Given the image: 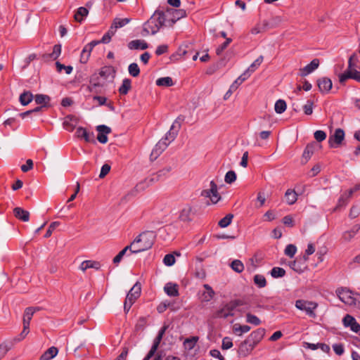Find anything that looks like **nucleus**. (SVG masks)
Wrapping results in <instances>:
<instances>
[{
	"label": "nucleus",
	"mask_w": 360,
	"mask_h": 360,
	"mask_svg": "<svg viewBox=\"0 0 360 360\" xmlns=\"http://www.w3.org/2000/svg\"><path fill=\"white\" fill-rule=\"evenodd\" d=\"M345 139V131L343 129L338 128L335 130L333 135L328 139V145L330 148H338L340 146Z\"/></svg>",
	"instance_id": "9d476101"
},
{
	"label": "nucleus",
	"mask_w": 360,
	"mask_h": 360,
	"mask_svg": "<svg viewBox=\"0 0 360 360\" xmlns=\"http://www.w3.org/2000/svg\"><path fill=\"white\" fill-rule=\"evenodd\" d=\"M13 214L15 217L20 221L25 222L30 220V212L22 207H15L13 209Z\"/></svg>",
	"instance_id": "393cba45"
},
{
	"label": "nucleus",
	"mask_w": 360,
	"mask_h": 360,
	"mask_svg": "<svg viewBox=\"0 0 360 360\" xmlns=\"http://www.w3.org/2000/svg\"><path fill=\"white\" fill-rule=\"evenodd\" d=\"M250 329V326L248 325L241 326L238 323H236L233 326V333L238 336H241L243 333L249 332Z\"/></svg>",
	"instance_id": "c9c22d12"
},
{
	"label": "nucleus",
	"mask_w": 360,
	"mask_h": 360,
	"mask_svg": "<svg viewBox=\"0 0 360 360\" xmlns=\"http://www.w3.org/2000/svg\"><path fill=\"white\" fill-rule=\"evenodd\" d=\"M350 197L351 196H349V193L342 195L338 200V205L335 210H338L340 207L345 206L347 203V199Z\"/></svg>",
	"instance_id": "bf43d9fd"
},
{
	"label": "nucleus",
	"mask_w": 360,
	"mask_h": 360,
	"mask_svg": "<svg viewBox=\"0 0 360 360\" xmlns=\"http://www.w3.org/2000/svg\"><path fill=\"white\" fill-rule=\"evenodd\" d=\"M164 264L167 266H171L175 263V257L172 254H167L163 259Z\"/></svg>",
	"instance_id": "052dcab7"
},
{
	"label": "nucleus",
	"mask_w": 360,
	"mask_h": 360,
	"mask_svg": "<svg viewBox=\"0 0 360 360\" xmlns=\"http://www.w3.org/2000/svg\"><path fill=\"white\" fill-rule=\"evenodd\" d=\"M168 27L163 11L156 10L153 15L143 24L141 34L146 37L150 34H155L161 27Z\"/></svg>",
	"instance_id": "f257e3e1"
},
{
	"label": "nucleus",
	"mask_w": 360,
	"mask_h": 360,
	"mask_svg": "<svg viewBox=\"0 0 360 360\" xmlns=\"http://www.w3.org/2000/svg\"><path fill=\"white\" fill-rule=\"evenodd\" d=\"M336 293L340 300L346 304L355 305L356 298L353 296L351 290L347 288H340L336 290Z\"/></svg>",
	"instance_id": "6e6552de"
},
{
	"label": "nucleus",
	"mask_w": 360,
	"mask_h": 360,
	"mask_svg": "<svg viewBox=\"0 0 360 360\" xmlns=\"http://www.w3.org/2000/svg\"><path fill=\"white\" fill-rule=\"evenodd\" d=\"M188 51L180 47L176 53L171 56V60H178L179 57L184 56L187 54Z\"/></svg>",
	"instance_id": "338daca9"
},
{
	"label": "nucleus",
	"mask_w": 360,
	"mask_h": 360,
	"mask_svg": "<svg viewBox=\"0 0 360 360\" xmlns=\"http://www.w3.org/2000/svg\"><path fill=\"white\" fill-rule=\"evenodd\" d=\"M96 131L98 132L97 139L101 143H106L108 142L107 135L110 134L112 130L110 127L101 124L96 127Z\"/></svg>",
	"instance_id": "4468645a"
},
{
	"label": "nucleus",
	"mask_w": 360,
	"mask_h": 360,
	"mask_svg": "<svg viewBox=\"0 0 360 360\" xmlns=\"http://www.w3.org/2000/svg\"><path fill=\"white\" fill-rule=\"evenodd\" d=\"M358 62V58L356 53H353L349 58L347 70L339 75V82L344 84L348 79H353L360 82V72L355 68Z\"/></svg>",
	"instance_id": "20e7f679"
},
{
	"label": "nucleus",
	"mask_w": 360,
	"mask_h": 360,
	"mask_svg": "<svg viewBox=\"0 0 360 360\" xmlns=\"http://www.w3.org/2000/svg\"><path fill=\"white\" fill-rule=\"evenodd\" d=\"M243 308L238 309L239 311H245L249 309V307L247 306L246 302L240 299L232 300L227 303L221 304V307L217 310L213 317L216 319H226L229 316H234V310L239 307L245 306Z\"/></svg>",
	"instance_id": "f03ea898"
},
{
	"label": "nucleus",
	"mask_w": 360,
	"mask_h": 360,
	"mask_svg": "<svg viewBox=\"0 0 360 360\" xmlns=\"http://www.w3.org/2000/svg\"><path fill=\"white\" fill-rule=\"evenodd\" d=\"M289 266L292 270L299 274L304 272V270L307 268V264L302 263L299 258H297L295 260L290 262L289 263Z\"/></svg>",
	"instance_id": "cd10ccee"
},
{
	"label": "nucleus",
	"mask_w": 360,
	"mask_h": 360,
	"mask_svg": "<svg viewBox=\"0 0 360 360\" xmlns=\"http://www.w3.org/2000/svg\"><path fill=\"white\" fill-rule=\"evenodd\" d=\"M56 66L58 72H61L62 70H65L67 75L71 74L73 70V68L71 65L66 66L58 61L56 63Z\"/></svg>",
	"instance_id": "5fc2aeb1"
},
{
	"label": "nucleus",
	"mask_w": 360,
	"mask_h": 360,
	"mask_svg": "<svg viewBox=\"0 0 360 360\" xmlns=\"http://www.w3.org/2000/svg\"><path fill=\"white\" fill-rule=\"evenodd\" d=\"M128 71L131 76L136 77L140 74V69L137 63H132L128 67Z\"/></svg>",
	"instance_id": "8fccbe9b"
},
{
	"label": "nucleus",
	"mask_w": 360,
	"mask_h": 360,
	"mask_svg": "<svg viewBox=\"0 0 360 360\" xmlns=\"http://www.w3.org/2000/svg\"><path fill=\"white\" fill-rule=\"evenodd\" d=\"M168 51V46L166 44L160 45L155 50V54L157 56H161Z\"/></svg>",
	"instance_id": "774afa93"
},
{
	"label": "nucleus",
	"mask_w": 360,
	"mask_h": 360,
	"mask_svg": "<svg viewBox=\"0 0 360 360\" xmlns=\"http://www.w3.org/2000/svg\"><path fill=\"white\" fill-rule=\"evenodd\" d=\"M265 333L266 330L264 328H257L252 331L247 339L256 346L264 338Z\"/></svg>",
	"instance_id": "412c9836"
},
{
	"label": "nucleus",
	"mask_w": 360,
	"mask_h": 360,
	"mask_svg": "<svg viewBox=\"0 0 360 360\" xmlns=\"http://www.w3.org/2000/svg\"><path fill=\"white\" fill-rule=\"evenodd\" d=\"M263 56H260L258 57L248 68V70L245 72H248L250 75L255 72V70L262 64L263 61Z\"/></svg>",
	"instance_id": "de8ad7c7"
},
{
	"label": "nucleus",
	"mask_w": 360,
	"mask_h": 360,
	"mask_svg": "<svg viewBox=\"0 0 360 360\" xmlns=\"http://www.w3.org/2000/svg\"><path fill=\"white\" fill-rule=\"evenodd\" d=\"M156 235L154 231H146L140 233L132 242L133 253H139L150 249L154 244Z\"/></svg>",
	"instance_id": "7ed1b4c3"
},
{
	"label": "nucleus",
	"mask_w": 360,
	"mask_h": 360,
	"mask_svg": "<svg viewBox=\"0 0 360 360\" xmlns=\"http://www.w3.org/2000/svg\"><path fill=\"white\" fill-rule=\"evenodd\" d=\"M61 53V45L56 44L53 46V51L51 53H45L42 56V58L45 60L52 58L53 60L57 59Z\"/></svg>",
	"instance_id": "2f4dec72"
},
{
	"label": "nucleus",
	"mask_w": 360,
	"mask_h": 360,
	"mask_svg": "<svg viewBox=\"0 0 360 360\" xmlns=\"http://www.w3.org/2000/svg\"><path fill=\"white\" fill-rule=\"evenodd\" d=\"M130 18H116L114 19L112 24L114 25V27L115 28H120L124 26H125L127 24H128L130 22Z\"/></svg>",
	"instance_id": "09e8293b"
},
{
	"label": "nucleus",
	"mask_w": 360,
	"mask_h": 360,
	"mask_svg": "<svg viewBox=\"0 0 360 360\" xmlns=\"http://www.w3.org/2000/svg\"><path fill=\"white\" fill-rule=\"evenodd\" d=\"M316 84L319 87V91L323 94H328L333 86L331 79L327 77L319 78L316 80Z\"/></svg>",
	"instance_id": "ddd939ff"
},
{
	"label": "nucleus",
	"mask_w": 360,
	"mask_h": 360,
	"mask_svg": "<svg viewBox=\"0 0 360 360\" xmlns=\"http://www.w3.org/2000/svg\"><path fill=\"white\" fill-rule=\"evenodd\" d=\"M164 290L167 295L171 297H176L179 295L178 285L168 283L164 287Z\"/></svg>",
	"instance_id": "f704fd0d"
},
{
	"label": "nucleus",
	"mask_w": 360,
	"mask_h": 360,
	"mask_svg": "<svg viewBox=\"0 0 360 360\" xmlns=\"http://www.w3.org/2000/svg\"><path fill=\"white\" fill-rule=\"evenodd\" d=\"M286 103L284 100H278L274 105V109L276 113L281 114L286 110Z\"/></svg>",
	"instance_id": "37998d69"
},
{
	"label": "nucleus",
	"mask_w": 360,
	"mask_h": 360,
	"mask_svg": "<svg viewBox=\"0 0 360 360\" xmlns=\"http://www.w3.org/2000/svg\"><path fill=\"white\" fill-rule=\"evenodd\" d=\"M77 138L84 139L86 142L96 143L94 132H89L82 127H79L76 131Z\"/></svg>",
	"instance_id": "2eb2a0df"
},
{
	"label": "nucleus",
	"mask_w": 360,
	"mask_h": 360,
	"mask_svg": "<svg viewBox=\"0 0 360 360\" xmlns=\"http://www.w3.org/2000/svg\"><path fill=\"white\" fill-rule=\"evenodd\" d=\"M233 347V342L231 338L229 337H225L222 340L221 349H229Z\"/></svg>",
	"instance_id": "0e129e2a"
},
{
	"label": "nucleus",
	"mask_w": 360,
	"mask_h": 360,
	"mask_svg": "<svg viewBox=\"0 0 360 360\" xmlns=\"http://www.w3.org/2000/svg\"><path fill=\"white\" fill-rule=\"evenodd\" d=\"M170 143L169 140H165V137L159 141L152 150L150 157H154L156 159L167 148Z\"/></svg>",
	"instance_id": "a211bd4d"
},
{
	"label": "nucleus",
	"mask_w": 360,
	"mask_h": 360,
	"mask_svg": "<svg viewBox=\"0 0 360 360\" xmlns=\"http://www.w3.org/2000/svg\"><path fill=\"white\" fill-rule=\"evenodd\" d=\"M231 269L237 272V273H241L244 270V264L243 262L239 259H235L231 263Z\"/></svg>",
	"instance_id": "a18cd8bd"
},
{
	"label": "nucleus",
	"mask_w": 360,
	"mask_h": 360,
	"mask_svg": "<svg viewBox=\"0 0 360 360\" xmlns=\"http://www.w3.org/2000/svg\"><path fill=\"white\" fill-rule=\"evenodd\" d=\"M314 103L311 100L307 101V103L303 106L304 114L307 115H311L313 112Z\"/></svg>",
	"instance_id": "e2e57ef3"
},
{
	"label": "nucleus",
	"mask_w": 360,
	"mask_h": 360,
	"mask_svg": "<svg viewBox=\"0 0 360 360\" xmlns=\"http://www.w3.org/2000/svg\"><path fill=\"white\" fill-rule=\"evenodd\" d=\"M59 225H60V222H58V221H53V222H52L49 225V227L48 230L46 231V233L44 235V238H49L51 236V234H52V231L56 227H58Z\"/></svg>",
	"instance_id": "69168bd1"
},
{
	"label": "nucleus",
	"mask_w": 360,
	"mask_h": 360,
	"mask_svg": "<svg viewBox=\"0 0 360 360\" xmlns=\"http://www.w3.org/2000/svg\"><path fill=\"white\" fill-rule=\"evenodd\" d=\"M34 99V95L30 91H24L19 97V101L23 106L27 105Z\"/></svg>",
	"instance_id": "7c9ffc66"
},
{
	"label": "nucleus",
	"mask_w": 360,
	"mask_h": 360,
	"mask_svg": "<svg viewBox=\"0 0 360 360\" xmlns=\"http://www.w3.org/2000/svg\"><path fill=\"white\" fill-rule=\"evenodd\" d=\"M250 77V74L248 72H244L240 76H239L234 82L230 86L229 89L226 92L224 96V100H228L231 94L236 91L238 86L245 81Z\"/></svg>",
	"instance_id": "9b49d317"
},
{
	"label": "nucleus",
	"mask_w": 360,
	"mask_h": 360,
	"mask_svg": "<svg viewBox=\"0 0 360 360\" xmlns=\"http://www.w3.org/2000/svg\"><path fill=\"white\" fill-rule=\"evenodd\" d=\"M101 44L100 40H93L87 44L82 49L80 55V63L85 64L88 62L93 49L98 44Z\"/></svg>",
	"instance_id": "f8f14e48"
},
{
	"label": "nucleus",
	"mask_w": 360,
	"mask_h": 360,
	"mask_svg": "<svg viewBox=\"0 0 360 360\" xmlns=\"http://www.w3.org/2000/svg\"><path fill=\"white\" fill-rule=\"evenodd\" d=\"M171 170V167H166L153 174L150 179H146L145 181L149 182L158 181L162 179Z\"/></svg>",
	"instance_id": "b1692460"
},
{
	"label": "nucleus",
	"mask_w": 360,
	"mask_h": 360,
	"mask_svg": "<svg viewBox=\"0 0 360 360\" xmlns=\"http://www.w3.org/2000/svg\"><path fill=\"white\" fill-rule=\"evenodd\" d=\"M89 13V11L85 7H79L75 13L74 18L75 20L79 22H81L84 18L86 17Z\"/></svg>",
	"instance_id": "58836bf2"
},
{
	"label": "nucleus",
	"mask_w": 360,
	"mask_h": 360,
	"mask_svg": "<svg viewBox=\"0 0 360 360\" xmlns=\"http://www.w3.org/2000/svg\"><path fill=\"white\" fill-rule=\"evenodd\" d=\"M295 305L297 309L304 311L309 317L313 319L316 317L315 310L319 306L317 302L305 300H297Z\"/></svg>",
	"instance_id": "423d86ee"
},
{
	"label": "nucleus",
	"mask_w": 360,
	"mask_h": 360,
	"mask_svg": "<svg viewBox=\"0 0 360 360\" xmlns=\"http://www.w3.org/2000/svg\"><path fill=\"white\" fill-rule=\"evenodd\" d=\"M192 207L190 206L184 207L180 212L179 219L183 221L190 222L192 221Z\"/></svg>",
	"instance_id": "72a5a7b5"
},
{
	"label": "nucleus",
	"mask_w": 360,
	"mask_h": 360,
	"mask_svg": "<svg viewBox=\"0 0 360 360\" xmlns=\"http://www.w3.org/2000/svg\"><path fill=\"white\" fill-rule=\"evenodd\" d=\"M116 70L114 67L111 65H105L99 71V75L104 79L107 80L110 78L112 80L115 78Z\"/></svg>",
	"instance_id": "4be33fe9"
},
{
	"label": "nucleus",
	"mask_w": 360,
	"mask_h": 360,
	"mask_svg": "<svg viewBox=\"0 0 360 360\" xmlns=\"http://www.w3.org/2000/svg\"><path fill=\"white\" fill-rule=\"evenodd\" d=\"M342 322L343 325L345 327H349L352 331L356 333H360V325L352 316L347 314L343 318Z\"/></svg>",
	"instance_id": "f3484780"
},
{
	"label": "nucleus",
	"mask_w": 360,
	"mask_h": 360,
	"mask_svg": "<svg viewBox=\"0 0 360 360\" xmlns=\"http://www.w3.org/2000/svg\"><path fill=\"white\" fill-rule=\"evenodd\" d=\"M201 195L209 198L214 204L217 203L221 198L217 191V186L214 181H210V188L203 190L201 192Z\"/></svg>",
	"instance_id": "1a4fd4ad"
},
{
	"label": "nucleus",
	"mask_w": 360,
	"mask_h": 360,
	"mask_svg": "<svg viewBox=\"0 0 360 360\" xmlns=\"http://www.w3.org/2000/svg\"><path fill=\"white\" fill-rule=\"evenodd\" d=\"M317 146L318 145L314 142L307 145L302 154L303 163H306L310 159Z\"/></svg>",
	"instance_id": "a878e982"
},
{
	"label": "nucleus",
	"mask_w": 360,
	"mask_h": 360,
	"mask_svg": "<svg viewBox=\"0 0 360 360\" xmlns=\"http://www.w3.org/2000/svg\"><path fill=\"white\" fill-rule=\"evenodd\" d=\"M185 120V116L180 115L173 122L170 127L169 131L165 135V140H169V142L173 141L176 137L179 129H181V122Z\"/></svg>",
	"instance_id": "0eeeda50"
},
{
	"label": "nucleus",
	"mask_w": 360,
	"mask_h": 360,
	"mask_svg": "<svg viewBox=\"0 0 360 360\" xmlns=\"http://www.w3.org/2000/svg\"><path fill=\"white\" fill-rule=\"evenodd\" d=\"M232 41L231 38H226L225 41L219 46L216 49V53L217 56H220L222 52L228 47L230 43Z\"/></svg>",
	"instance_id": "13d9d810"
},
{
	"label": "nucleus",
	"mask_w": 360,
	"mask_h": 360,
	"mask_svg": "<svg viewBox=\"0 0 360 360\" xmlns=\"http://www.w3.org/2000/svg\"><path fill=\"white\" fill-rule=\"evenodd\" d=\"M58 353V349L56 347H49L39 358V360H50L54 358Z\"/></svg>",
	"instance_id": "473e14b6"
},
{
	"label": "nucleus",
	"mask_w": 360,
	"mask_h": 360,
	"mask_svg": "<svg viewBox=\"0 0 360 360\" xmlns=\"http://www.w3.org/2000/svg\"><path fill=\"white\" fill-rule=\"evenodd\" d=\"M92 268L98 270L101 268V264L96 261L85 260L79 266V269L85 271L87 269Z\"/></svg>",
	"instance_id": "c85d7f7f"
},
{
	"label": "nucleus",
	"mask_w": 360,
	"mask_h": 360,
	"mask_svg": "<svg viewBox=\"0 0 360 360\" xmlns=\"http://www.w3.org/2000/svg\"><path fill=\"white\" fill-rule=\"evenodd\" d=\"M33 310L32 308L27 307L24 311L23 316V330L22 336L27 335L30 332V321L34 315Z\"/></svg>",
	"instance_id": "dca6fc26"
},
{
	"label": "nucleus",
	"mask_w": 360,
	"mask_h": 360,
	"mask_svg": "<svg viewBox=\"0 0 360 360\" xmlns=\"http://www.w3.org/2000/svg\"><path fill=\"white\" fill-rule=\"evenodd\" d=\"M255 347V345L246 339L240 344L238 353L239 356L245 357L251 353Z\"/></svg>",
	"instance_id": "6ab92c4d"
},
{
	"label": "nucleus",
	"mask_w": 360,
	"mask_h": 360,
	"mask_svg": "<svg viewBox=\"0 0 360 360\" xmlns=\"http://www.w3.org/2000/svg\"><path fill=\"white\" fill-rule=\"evenodd\" d=\"M35 103L38 105H45L47 106V103L50 101V97L44 94H37L34 96Z\"/></svg>",
	"instance_id": "a19ab883"
},
{
	"label": "nucleus",
	"mask_w": 360,
	"mask_h": 360,
	"mask_svg": "<svg viewBox=\"0 0 360 360\" xmlns=\"http://www.w3.org/2000/svg\"><path fill=\"white\" fill-rule=\"evenodd\" d=\"M163 14L168 27H173L178 20L186 15V12L184 9H174L167 7L165 11H163Z\"/></svg>",
	"instance_id": "39448f33"
},
{
	"label": "nucleus",
	"mask_w": 360,
	"mask_h": 360,
	"mask_svg": "<svg viewBox=\"0 0 360 360\" xmlns=\"http://www.w3.org/2000/svg\"><path fill=\"white\" fill-rule=\"evenodd\" d=\"M297 252V248L295 245L289 244L286 246L284 252L285 255L292 258Z\"/></svg>",
	"instance_id": "4d7b16f0"
},
{
	"label": "nucleus",
	"mask_w": 360,
	"mask_h": 360,
	"mask_svg": "<svg viewBox=\"0 0 360 360\" xmlns=\"http://www.w3.org/2000/svg\"><path fill=\"white\" fill-rule=\"evenodd\" d=\"M319 65V60L318 58H314L311 61L309 64L300 69L299 75L304 77L318 68Z\"/></svg>",
	"instance_id": "aec40b11"
},
{
	"label": "nucleus",
	"mask_w": 360,
	"mask_h": 360,
	"mask_svg": "<svg viewBox=\"0 0 360 360\" xmlns=\"http://www.w3.org/2000/svg\"><path fill=\"white\" fill-rule=\"evenodd\" d=\"M236 177L237 176L236 172L233 170H230L226 172L224 177V181L226 184H231L236 180Z\"/></svg>",
	"instance_id": "6e6d98bb"
},
{
	"label": "nucleus",
	"mask_w": 360,
	"mask_h": 360,
	"mask_svg": "<svg viewBox=\"0 0 360 360\" xmlns=\"http://www.w3.org/2000/svg\"><path fill=\"white\" fill-rule=\"evenodd\" d=\"M128 48L131 50H145L148 48V44L144 40L135 39L128 44Z\"/></svg>",
	"instance_id": "bb28decb"
},
{
	"label": "nucleus",
	"mask_w": 360,
	"mask_h": 360,
	"mask_svg": "<svg viewBox=\"0 0 360 360\" xmlns=\"http://www.w3.org/2000/svg\"><path fill=\"white\" fill-rule=\"evenodd\" d=\"M360 230V224H355L352 226L351 230L345 231L342 234V238L344 240L349 242L350 241L354 236L359 232Z\"/></svg>",
	"instance_id": "c756f323"
},
{
	"label": "nucleus",
	"mask_w": 360,
	"mask_h": 360,
	"mask_svg": "<svg viewBox=\"0 0 360 360\" xmlns=\"http://www.w3.org/2000/svg\"><path fill=\"white\" fill-rule=\"evenodd\" d=\"M204 288L206 290V291L203 293L204 300L206 302H209L213 298L215 294L214 291L213 290L212 287L210 286L208 284H205Z\"/></svg>",
	"instance_id": "79ce46f5"
},
{
	"label": "nucleus",
	"mask_w": 360,
	"mask_h": 360,
	"mask_svg": "<svg viewBox=\"0 0 360 360\" xmlns=\"http://www.w3.org/2000/svg\"><path fill=\"white\" fill-rule=\"evenodd\" d=\"M156 85L159 86H172L174 85L172 79L170 77H160L156 80Z\"/></svg>",
	"instance_id": "ea45409f"
},
{
	"label": "nucleus",
	"mask_w": 360,
	"mask_h": 360,
	"mask_svg": "<svg viewBox=\"0 0 360 360\" xmlns=\"http://www.w3.org/2000/svg\"><path fill=\"white\" fill-rule=\"evenodd\" d=\"M233 218V214H228L224 217H223L221 220H219L218 225L221 228H226L229 224H231Z\"/></svg>",
	"instance_id": "49530a36"
},
{
	"label": "nucleus",
	"mask_w": 360,
	"mask_h": 360,
	"mask_svg": "<svg viewBox=\"0 0 360 360\" xmlns=\"http://www.w3.org/2000/svg\"><path fill=\"white\" fill-rule=\"evenodd\" d=\"M131 88V80L128 78H125L122 81V85L119 88V93L121 95H126Z\"/></svg>",
	"instance_id": "e433bc0d"
},
{
	"label": "nucleus",
	"mask_w": 360,
	"mask_h": 360,
	"mask_svg": "<svg viewBox=\"0 0 360 360\" xmlns=\"http://www.w3.org/2000/svg\"><path fill=\"white\" fill-rule=\"evenodd\" d=\"M270 273L274 278H282L285 275V270L281 267H274Z\"/></svg>",
	"instance_id": "c03bdc74"
},
{
	"label": "nucleus",
	"mask_w": 360,
	"mask_h": 360,
	"mask_svg": "<svg viewBox=\"0 0 360 360\" xmlns=\"http://www.w3.org/2000/svg\"><path fill=\"white\" fill-rule=\"evenodd\" d=\"M254 283L259 288H264L266 285V281L265 277L261 274H256L254 276Z\"/></svg>",
	"instance_id": "3c124183"
},
{
	"label": "nucleus",
	"mask_w": 360,
	"mask_h": 360,
	"mask_svg": "<svg viewBox=\"0 0 360 360\" xmlns=\"http://www.w3.org/2000/svg\"><path fill=\"white\" fill-rule=\"evenodd\" d=\"M246 322L254 326H259L261 323L260 319L250 312L246 314Z\"/></svg>",
	"instance_id": "603ef678"
},
{
	"label": "nucleus",
	"mask_w": 360,
	"mask_h": 360,
	"mask_svg": "<svg viewBox=\"0 0 360 360\" xmlns=\"http://www.w3.org/2000/svg\"><path fill=\"white\" fill-rule=\"evenodd\" d=\"M13 346V342H11L10 345L6 342H3L0 345V360L6 355V354L11 349Z\"/></svg>",
	"instance_id": "864d4df0"
},
{
	"label": "nucleus",
	"mask_w": 360,
	"mask_h": 360,
	"mask_svg": "<svg viewBox=\"0 0 360 360\" xmlns=\"http://www.w3.org/2000/svg\"><path fill=\"white\" fill-rule=\"evenodd\" d=\"M285 198L288 205H293L297 200V194L294 190L288 189L285 193Z\"/></svg>",
	"instance_id": "4c0bfd02"
},
{
	"label": "nucleus",
	"mask_w": 360,
	"mask_h": 360,
	"mask_svg": "<svg viewBox=\"0 0 360 360\" xmlns=\"http://www.w3.org/2000/svg\"><path fill=\"white\" fill-rule=\"evenodd\" d=\"M141 284L137 282L127 293V297L128 298V300H129L131 302H135V301L141 295Z\"/></svg>",
	"instance_id": "5701e85b"
},
{
	"label": "nucleus",
	"mask_w": 360,
	"mask_h": 360,
	"mask_svg": "<svg viewBox=\"0 0 360 360\" xmlns=\"http://www.w3.org/2000/svg\"><path fill=\"white\" fill-rule=\"evenodd\" d=\"M314 136L318 142H321L326 139V133L322 130H317L314 132Z\"/></svg>",
	"instance_id": "680f3d73"
}]
</instances>
